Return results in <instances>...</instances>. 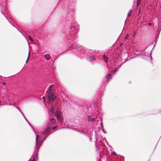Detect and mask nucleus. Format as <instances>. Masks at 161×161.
<instances>
[{"label": "nucleus", "mask_w": 161, "mask_h": 161, "mask_svg": "<svg viewBox=\"0 0 161 161\" xmlns=\"http://www.w3.org/2000/svg\"><path fill=\"white\" fill-rule=\"evenodd\" d=\"M33 159L31 160V161H34L35 160V156H34L33 157Z\"/></svg>", "instance_id": "nucleus-19"}, {"label": "nucleus", "mask_w": 161, "mask_h": 161, "mask_svg": "<svg viewBox=\"0 0 161 161\" xmlns=\"http://www.w3.org/2000/svg\"><path fill=\"white\" fill-rule=\"evenodd\" d=\"M39 137V135H36V143H37V142H38Z\"/></svg>", "instance_id": "nucleus-13"}, {"label": "nucleus", "mask_w": 161, "mask_h": 161, "mask_svg": "<svg viewBox=\"0 0 161 161\" xmlns=\"http://www.w3.org/2000/svg\"><path fill=\"white\" fill-rule=\"evenodd\" d=\"M56 118L58 120L61 121L62 120V117L61 115L56 116Z\"/></svg>", "instance_id": "nucleus-5"}, {"label": "nucleus", "mask_w": 161, "mask_h": 161, "mask_svg": "<svg viewBox=\"0 0 161 161\" xmlns=\"http://www.w3.org/2000/svg\"><path fill=\"white\" fill-rule=\"evenodd\" d=\"M128 36L127 35L125 37V39H127L128 38Z\"/></svg>", "instance_id": "nucleus-20"}, {"label": "nucleus", "mask_w": 161, "mask_h": 161, "mask_svg": "<svg viewBox=\"0 0 161 161\" xmlns=\"http://www.w3.org/2000/svg\"><path fill=\"white\" fill-rule=\"evenodd\" d=\"M56 128V126H54L53 128V129H55Z\"/></svg>", "instance_id": "nucleus-22"}, {"label": "nucleus", "mask_w": 161, "mask_h": 161, "mask_svg": "<svg viewBox=\"0 0 161 161\" xmlns=\"http://www.w3.org/2000/svg\"><path fill=\"white\" fill-rule=\"evenodd\" d=\"M53 85H51L49 86V87L48 89V90L52 91L53 88Z\"/></svg>", "instance_id": "nucleus-11"}, {"label": "nucleus", "mask_w": 161, "mask_h": 161, "mask_svg": "<svg viewBox=\"0 0 161 161\" xmlns=\"http://www.w3.org/2000/svg\"><path fill=\"white\" fill-rule=\"evenodd\" d=\"M114 153H115V152H114V153H113V154H114Z\"/></svg>", "instance_id": "nucleus-25"}, {"label": "nucleus", "mask_w": 161, "mask_h": 161, "mask_svg": "<svg viewBox=\"0 0 161 161\" xmlns=\"http://www.w3.org/2000/svg\"><path fill=\"white\" fill-rule=\"evenodd\" d=\"M95 57L93 56H92L89 58L90 61H92L95 59Z\"/></svg>", "instance_id": "nucleus-12"}, {"label": "nucleus", "mask_w": 161, "mask_h": 161, "mask_svg": "<svg viewBox=\"0 0 161 161\" xmlns=\"http://www.w3.org/2000/svg\"><path fill=\"white\" fill-rule=\"evenodd\" d=\"M88 120L89 121H93L94 120H95L94 119V118H93V119L92 120L90 118V116H89L88 117Z\"/></svg>", "instance_id": "nucleus-16"}, {"label": "nucleus", "mask_w": 161, "mask_h": 161, "mask_svg": "<svg viewBox=\"0 0 161 161\" xmlns=\"http://www.w3.org/2000/svg\"><path fill=\"white\" fill-rule=\"evenodd\" d=\"M47 95L51 94L53 93L52 92V91H49L48 90L47 91Z\"/></svg>", "instance_id": "nucleus-10"}, {"label": "nucleus", "mask_w": 161, "mask_h": 161, "mask_svg": "<svg viewBox=\"0 0 161 161\" xmlns=\"http://www.w3.org/2000/svg\"><path fill=\"white\" fill-rule=\"evenodd\" d=\"M114 153H115V152H114V153H113V154H114Z\"/></svg>", "instance_id": "nucleus-24"}, {"label": "nucleus", "mask_w": 161, "mask_h": 161, "mask_svg": "<svg viewBox=\"0 0 161 161\" xmlns=\"http://www.w3.org/2000/svg\"><path fill=\"white\" fill-rule=\"evenodd\" d=\"M50 111L51 112L53 113H54V108H51L50 109Z\"/></svg>", "instance_id": "nucleus-17"}, {"label": "nucleus", "mask_w": 161, "mask_h": 161, "mask_svg": "<svg viewBox=\"0 0 161 161\" xmlns=\"http://www.w3.org/2000/svg\"><path fill=\"white\" fill-rule=\"evenodd\" d=\"M61 113L60 112L58 111V110H57L56 112V113H55V114L56 116L59 115H61Z\"/></svg>", "instance_id": "nucleus-8"}, {"label": "nucleus", "mask_w": 161, "mask_h": 161, "mask_svg": "<svg viewBox=\"0 0 161 161\" xmlns=\"http://www.w3.org/2000/svg\"><path fill=\"white\" fill-rule=\"evenodd\" d=\"M103 59L105 62L107 63L108 62V58L104 55L103 56Z\"/></svg>", "instance_id": "nucleus-3"}, {"label": "nucleus", "mask_w": 161, "mask_h": 161, "mask_svg": "<svg viewBox=\"0 0 161 161\" xmlns=\"http://www.w3.org/2000/svg\"><path fill=\"white\" fill-rule=\"evenodd\" d=\"M30 55V52L29 51L28 52V56L27 58L26 63H27L29 60V57Z\"/></svg>", "instance_id": "nucleus-9"}, {"label": "nucleus", "mask_w": 161, "mask_h": 161, "mask_svg": "<svg viewBox=\"0 0 161 161\" xmlns=\"http://www.w3.org/2000/svg\"><path fill=\"white\" fill-rule=\"evenodd\" d=\"M132 12V10L131 9H130L129 12V13L128 14V16H130V14Z\"/></svg>", "instance_id": "nucleus-15"}, {"label": "nucleus", "mask_w": 161, "mask_h": 161, "mask_svg": "<svg viewBox=\"0 0 161 161\" xmlns=\"http://www.w3.org/2000/svg\"><path fill=\"white\" fill-rule=\"evenodd\" d=\"M148 24L150 25H152V23H149Z\"/></svg>", "instance_id": "nucleus-23"}, {"label": "nucleus", "mask_w": 161, "mask_h": 161, "mask_svg": "<svg viewBox=\"0 0 161 161\" xmlns=\"http://www.w3.org/2000/svg\"><path fill=\"white\" fill-rule=\"evenodd\" d=\"M28 38L31 41H33V39H32L31 36H29Z\"/></svg>", "instance_id": "nucleus-18"}, {"label": "nucleus", "mask_w": 161, "mask_h": 161, "mask_svg": "<svg viewBox=\"0 0 161 161\" xmlns=\"http://www.w3.org/2000/svg\"><path fill=\"white\" fill-rule=\"evenodd\" d=\"M50 120L51 122V123L53 124H55V122L56 121V119L54 118H52L50 119Z\"/></svg>", "instance_id": "nucleus-4"}, {"label": "nucleus", "mask_w": 161, "mask_h": 161, "mask_svg": "<svg viewBox=\"0 0 161 161\" xmlns=\"http://www.w3.org/2000/svg\"><path fill=\"white\" fill-rule=\"evenodd\" d=\"M47 96L49 101H53L55 98V97L54 96L53 93L48 95Z\"/></svg>", "instance_id": "nucleus-1"}, {"label": "nucleus", "mask_w": 161, "mask_h": 161, "mask_svg": "<svg viewBox=\"0 0 161 161\" xmlns=\"http://www.w3.org/2000/svg\"><path fill=\"white\" fill-rule=\"evenodd\" d=\"M42 98L43 99V100H44V101H45V97H44V96H43V97H42Z\"/></svg>", "instance_id": "nucleus-21"}, {"label": "nucleus", "mask_w": 161, "mask_h": 161, "mask_svg": "<svg viewBox=\"0 0 161 161\" xmlns=\"http://www.w3.org/2000/svg\"><path fill=\"white\" fill-rule=\"evenodd\" d=\"M107 81L108 82L111 79V75L110 74H108L106 76Z\"/></svg>", "instance_id": "nucleus-2"}, {"label": "nucleus", "mask_w": 161, "mask_h": 161, "mask_svg": "<svg viewBox=\"0 0 161 161\" xmlns=\"http://www.w3.org/2000/svg\"><path fill=\"white\" fill-rule=\"evenodd\" d=\"M141 3V0H137V5L138 6Z\"/></svg>", "instance_id": "nucleus-14"}, {"label": "nucleus", "mask_w": 161, "mask_h": 161, "mask_svg": "<svg viewBox=\"0 0 161 161\" xmlns=\"http://www.w3.org/2000/svg\"><path fill=\"white\" fill-rule=\"evenodd\" d=\"M45 58L47 60H48L50 59V55L48 54H47L45 55Z\"/></svg>", "instance_id": "nucleus-7"}, {"label": "nucleus", "mask_w": 161, "mask_h": 161, "mask_svg": "<svg viewBox=\"0 0 161 161\" xmlns=\"http://www.w3.org/2000/svg\"><path fill=\"white\" fill-rule=\"evenodd\" d=\"M49 129L50 128H48L47 129H46L43 132V133L44 134H47L48 132L49 131Z\"/></svg>", "instance_id": "nucleus-6"}]
</instances>
